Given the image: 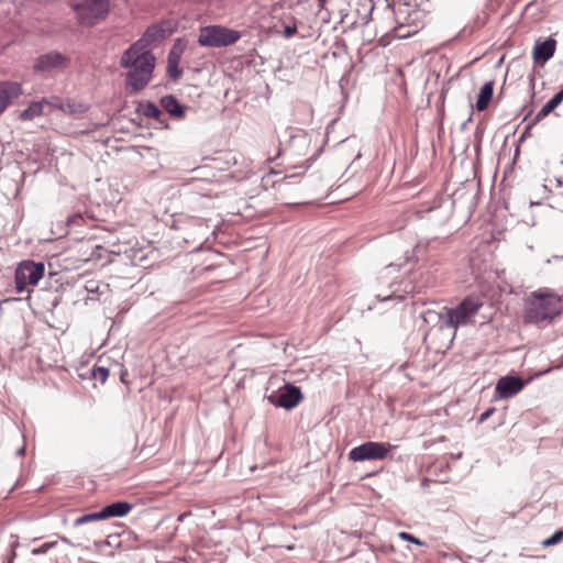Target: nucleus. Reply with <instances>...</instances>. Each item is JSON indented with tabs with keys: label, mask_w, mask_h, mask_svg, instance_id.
<instances>
[{
	"label": "nucleus",
	"mask_w": 563,
	"mask_h": 563,
	"mask_svg": "<svg viewBox=\"0 0 563 563\" xmlns=\"http://www.w3.org/2000/svg\"><path fill=\"white\" fill-rule=\"evenodd\" d=\"M59 540L65 543V544H69V545H73V543L70 542V540L64 536H60L59 537Z\"/></svg>",
	"instance_id": "nucleus-33"
},
{
	"label": "nucleus",
	"mask_w": 563,
	"mask_h": 563,
	"mask_svg": "<svg viewBox=\"0 0 563 563\" xmlns=\"http://www.w3.org/2000/svg\"><path fill=\"white\" fill-rule=\"evenodd\" d=\"M394 445L385 442L368 441L353 448L349 452V459L353 462L384 460Z\"/></svg>",
	"instance_id": "nucleus-7"
},
{
	"label": "nucleus",
	"mask_w": 563,
	"mask_h": 563,
	"mask_svg": "<svg viewBox=\"0 0 563 563\" xmlns=\"http://www.w3.org/2000/svg\"><path fill=\"white\" fill-rule=\"evenodd\" d=\"M51 113V97L42 98L41 100L30 102L27 108L19 113V119L22 121H32L37 117L48 115Z\"/></svg>",
	"instance_id": "nucleus-13"
},
{
	"label": "nucleus",
	"mask_w": 563,
	"mask_h": 563,
	"mask_svg": "<svg viewBox=\"0 0 563 563\" xmlns=\"http://www.w3.org/2000/svg\"><path fill=\"white\" fill-rule=\"evenodd\" d=\"M318 2H319V4H318L319 9H320V10H323V9H324V7H325V2H327V0H318Z\"/></svg>",
	"instance_id": "nucleus-35"
},
{
	"label": "nucleus",
	"mask_w": 563,
	"mask_h": 563,
	"mask_svg": "<svg viewBox=\"0 0 563 563\" xmlns=\"http://www.w3.org/2000/svg\"><path fill=\"white\" fill-rule=\"evenodd\" d=\"M292 141L294 142H296V141H303L305 142L306 141V135L305 134L296 135V136H294Z\"/></svg>",
	"instance_id": "nucleus-32"
},
{
	"label": "nucleus",
	"mask_w": 563,
	"mask_h": 563,
	"mask_svg": "<svg viewBox=\"0 0 563 563\" xmlns=\"http://www.w3.org/2000/svg\"><path fill=\"white\" fill-rule=\"evenodd\" d=\"M23 93L22 85L16 81H0V115L11 102Z\"/></svg>",
	"instance_id": "nucleus-12"
},
{
	"label": "nucleus",
	"mask_w": 563,
	"mask_h": 563,
	"mask_svg": "<svg viewBox=\"0 0 563 563\" xmlns=\"http://www.w3.org/2000/svg\"><path fill=\"white\" fill-rule=\"evenodd\" d=\"M563 540V530H558L550 538L542 541V545L548 548L560 543Z\"/></svg>",
	"instance_id": "nucleus-25"
},
{
	"label": "nucleus",
	"mask_w": 563,
	"mask_h": 563,
	"mask_svg": "<svg viewBox=\"0 0 563 563\" xmlns=\"http://www.w3.org/2000/svg\"><path fill=\"white\" fill-rule=\"evenodd\" d=\"M100 257V255L96 256L95 252H91L89 257L80 258L78 260V264H76L75 268H81L84 264L95 262Z\"/></svg>",
	"instance_id": "nucleus-29"
},
{
	"label": "nucleus",
	"mask_w": 563,
	"mask_h": 563,
	"mask_svg": "<svg viewBox=\"0 0 563 563\" xmlns=\"http://www.w3.org/2000/svg\"><path fill=\"white\" fill-rule=\"evenodd\" d=\"M398 536H399L400 539L409 541V542H412V543H415L417 545H423L424 544L420 539L416 538L415 536H412V534H410L408 532L402 531V532H399Z\"/></svg>",
	"instance_id": "nucleus-27"
},
{
	"label": "nucleus",
	"mask_w": 563,
	"mask_h": 563,
	"mask_svg": "<svg viewBox=\"0 0 563 563\" xmlns=\"http://www.w3.org/2000/svg\"><path fill=\"white\" fill-rule=\"evenodd\" d=\"M555 48L556 41L554 38L549 37L543 42L537 41L532 52V57L536 63L543 64L548 62L550 58H552V56L555 53Z\"/></svg>",
	"instance_id": "nucleus-15"
},
{
	"label": "nucleus",
	"mask_w": 563,
	"mask_h": 563,
	"mask_svg": "<svg viewBox=\"0 0 563 563\" xmlns=\"http://www.w3.org/2000/svg\"><path fill=\"white\" fill-rule=\"evenodd\" d=\"M132 504L128 501L112 503L101 509L104 519L124 517L132 510Z\"/></svg>",
	"instance_id": "nucleus-16"
},
{
	"label": "nucleus",
	"mask_w": 563,
	"mask_h": 563,
	"mask_svg": "<svg viewBox=\"0 0 563 563\" xmlns=\"http://www.w3.org/2000/svg\"><path fill=\"white\" fill-rule=\"evenodd\" d=\"M142 249H134V247H131L130 251L131 252H136V251H141Z\"/></svg>",
	"instance_id": "nucleus-37"
},
{
	"label": "nucleus",
	"mask_w": 563,
	"mask_h": 563,
	"mask_svg": "<svg viewBox=\"0 0 563 563\" xmlns=\"http://www.w3.org/2000/svg\"><path fill=\"white\" fill-rule=\"evenodd\" d=\"M494 93V84L493 81H488L484 84V86L481 88L477 101H476V109L478 111H484L488 103L490 102Z\"/></svg>",
	"instance_id": "nucleus-19"
},
{
	"label": "nucleus",
	"mask_w": 563,
	"mask_h": 563,
	"mask_svg": "<svg viewBox=\"0 0 563 563\" xmlns=\"http://www.w3.org/2000/svg\"><path fill=\"white\" fill-rule=\"evenodd\" d=\"M121 67L129 69L126 85L132 91L142 90L151 80L155 57L151 51L130 46L121 56Z\"/></svg>",
	"instance_id": "nucleus-1"
},
{
	"label": "nucleus",
	"mask_w": 563,
	"mask_h": 563,
	"mask_svg": "<svg viewBox=\"0 0 563 563\" xmlns=\"http://www.w3.org/2000/svg\"><path fill=\"white\" fill-rule=\"evenodd\" d=\"M88 104L73 99H62L58 96H51V109L59 110L65 114L80 117L88 110Z\"/></svg>",
	"instance_id": "nucleus-10"
},
{
	"label": "nucleus",
	"mask_w": 563,
	"mask_h": 563,
	"mask_svg": "<svg viewBox=\"0 0 563 563\" xmlns=\"http://www.w3.org/2000/svg\"><path fill=\"white\" fill-rule=\"evenodd\" d=\"M103 516H102V511H98V512H90V514H86V515H82L80 517H78L75 521H74V526L75 527H78V526H81V525H86V523H89V522H93V521H98V520H103Z\"/></svg>",
	"instance_id": "nucleus-22"
},
{
	"label": "nucleus",
	"mask_w": 563,
	"mask_h": 563,
	"mask_svg": "<svg viewBox=\"0 0 563 563\" xmlns=\"http://www.w3.org/2000/svg\"><path fill=\"white\" fill-rule=\"evenodd\" d=\"M162 107L174 118L181 119L185 115V108L172 96H165L161 100Z\"/></svg>",
	"instance_id": "nucleus-17"
},
{
	"label": "nucleus",
	"mask_w": 563,
	"mask_h": 563,
	"mask_svg": "<svg viewBox=\"0 0 563 563\" xmlns=\"http://www.w3.org/2000/svg\"><path fill=\"white\" fill-rule=\"evenodd\" d=\"M525 387V382L518 376H504L498 379L495 391L501 399L516 396Z\"/></svg>",
	"instance_id": "nucleus-11"
},
{
	"label": "nucleus",
	"mask_w": 563,
	"mask_h": 563,
	"mask_svg": "<svg viewBox=\"0 0 563 563\" xmlns=\"http://www.w3.org/2000/svg\"><path fill=\"white\" fill-rule=\"evenodd\" d=\"M563 101V90H560L552 99H550L536 114L533 124L548 117Z\"/></svg>",
	"instance_id": "nucleus-18"
},
{
	"label": "nucleus",
	"mask_w": 563,
	"mask_h": 563,
	"mask_svg": "<svg viewBox=\"0 0 563 563\" xmlns=\"http://www.w3.org/2000/svg\"><path fill=\"white\" fill-rule=\"evenodd\" d=\"M240 32L221 25H209L200 29L198 43L207 47H223L238 42Z\"/></svg>",
	"instance_id": "nucleus-4"
},
{
	"label": "nucleus",
	"mask_w": 563,
	"mask_h": 563,
	"mask_svg": "<svg viewBox=\"0 0 563 563\" xmlns=\"http://www.w3.org/2000/svg\"><path fill=\"white\" fill-rule=\"evenodd\" d=\"M44 274L45 265L43 262H34L31 260L22 261L18 265L14 274L16 292H24L27 286H37L38 282L44 277Z\"/></svg>",
	"instance_id": "nucleus-5"
},
{
	"label": "nucleus",
	"mask_w": 563,
	"mask_h": 563,
	"mask_svg": "<svg viewBox=\"0 0 563 563\" xmlns=\"http://www.w3.org/2000/svg\"><path fill=\"white\" fill-rule=\"evenodd\" d=\"M179 59V53H177L175 49H172L168 54L167 70L169 76L174 79H177L181 75V70L178 67Z\"/></svg>",
	"instance_id": "nucleus-20"
},
{
	"label": "nucleus",
	"mask_w": 563,
	"mask_h": 563,
	"mask_svg": "<svg viewBox=\"0 0 563 563\" xmlns=\"http://www.w3.org/2000/svg\"><path fill=\"white\" fill-rule=\"evenodd\" d=\"M91 376L95 380L104 384L109 377V369L103 366H95L91 371Z\"/></svg>",
	"instance_id": "nucleus-23"
},
{
	"label": "nucleus",
	"mask_w": 563,
	"mask_h": 563,
	"mask_svg": "<svg viewBox=\"0 0 563 563\" xmlns=\"http://www.w3.org/2000/svg\"><path fill=\"white\" fill-rule=\"evenodd\" d=\"M68 58L58 53L49 52L40 56L34 64V70L36 73H52L54 70H62L66 67Z\"/></svg>",
	"instance_id": "nucleus-8"
},
{
	"label": "nucleus",
	"mask_w": 563,
	"mask_h": 563,
	"mask_svg": "<svg viewBox=\"0 0 563 563\" xmlns=\"http://www.w3.org/2000/svg\"><path fill=\"white\" fill-rule=\"evenodd\" d=\"M494 412H495V408L487 409L479 416L478 422L482 423V422L486 421Z\"/></svg>",
	"instance_id": "nucleus-30"
},
{
	"label": "nucleus",
	"mask_w": 563,
	"mask_h": 563,
	"mask_svg": "<svg viewBox=\"0 0 563 563\" xmlns=\"http://www.w3.org/2000/svg\"><path fill=\"white\" fill-rule=\"evenodd\" d=\"M302 399V394L299 387L286 384L280 390L279 394L274 400L273 396H271V400L274 405L285 408L292 409L295 408Z\"/></svg>",
	"instance_id": "nucleus-9"
},
{
	"label": "nucleus",
	"mask_w": 563,
	"mask_h": 563,
	"mask_svg": "<svg viewBox=\"0 0 563 563\" xmlns=\"http://www.w3.org/2000/svg\"><path fill=\"white\" fill-rule=\"evenodd\" d=\"M164 37V29L158 25H151L147 27L143 36L131 46L143 51H150L153 45L159 43Z\"/></svg>",
	"instance_id": "nucleus-14"
},
{
	"label": "nucleus",
	"mask_w": 563,
	"mask_h": 563,
	"mask_svg": "<svg viewBox=\"0 0 563 563\" xmlns=\"http://www.w3.org/2000/svg\"><path fill=\"white\" fill-rule=\"evenodd\" d=\"M81 219V216L80 214H75L74 217H71L68 222L69 224H77L78 221Z\"/></svg>",
	"instance_id": "nucleus-31"
},
{
	"label": "nucleus",
	"mask_w": 563,
	"mask_h": 563,
	"mask_svg": "<svg viewBox=\"0 0 563 563\" xmlns=\"http://www.w3.org/2000/svg\"><path fill=\"white\" fill-rule=\"evenodd\" d=\"M142 112L144 115H146L148 118H154V119H159V117L162 115V111L153 102H146L142 107Z\"/></svg>",
	"instance_id": "nucleus-24"
},
{
	"label": "nucleus",
	"mask_w": 563,
	"mask_h": 563,
	"mask_svg": "<svg viewBox=\"0 0 563 563\" xmlns=\"http://www.w3.org/2000/svg\"><path fill=\"white\" fill-rule=\"evenodd\" d=\"M71 8L80 24L91 26L107 16L110 4L109 0H74Z\"/></svg>",
	"instance_id": "nucleus-3"
},
{
	"label": "nucleus",
	"mask_w": 563,
	"mask_h": 563,
	"mask_svg": "<svg viewBox=\"0 0 563 563\" xmlns=\"http://www.w3.org/2000/svg\"><path fill=\"white\" fill-rule=\"evenodd\" d=\"M282 24H283L282 35L285 38H290L297 33L298 27H297V21L295 18L289 16L288 22L283 20Z\"/></svg>",
	"instance_id": "nucleus-21"
},
{
	"label": "nucleus",
	"mask_w": 563,
	"mask_h": 563,
	"mask_svg": "<svg viewBox=\"0 0 563 563\" xmlns=\"http://www.w3.org/2000/svg\"><path fill=\"white\" fill-rule=\"evenodd\" d=\"M563 312V301L548 288L533 291L525 305V322L540 324L551 322Z\"/></svg>",
	"instance_id": "nucleus-2"
},
{
	"label": "nucleus",
	"mask_w": 563,
	"mask_h": 563,
	"mask_svg": "<svg viewBox=\"0 0 563 563\" xmlns=\"http://www.w3.org/2000/svg\"><path fill=\"white\" fill-rule=\"evenodd\" d=\"M377 298L382 301H387V300H404V296L402 295H397L396 291H393L391 294H388V295H385V294H377Z\"/></svg>",
	"instance_id": "nucleus-28"
},
{
	"label": "nucleus",
	"mask_w": 563,
	"mask_h": 563,
	"mask_svg": "<svg viewBox=\"0 0 563 563\" xmlns=\"http://www.w3.org/2000/svg\"><path fill=\"white\" fill-rule=\"evenodd\" d=\"M57 545V541L45 542L38 548L32 549L31 553L33 555H41L47 553L51 549H54Z\"/></svg>",
	"instance_id": "nucleus-26"
},
{
	"label": "nucleus",
	"mask_w": 563,
	"mask_h": 563,
	"mask_svg": "<svg viewBox=\"0 0 563 563\" xmlns=\"http://www.w3.org/2000/svg\"><path fill=\"white\" fill-rule=\"evenodd\" d=\"M24 453H25V446H24V445H23V446H21V448L16 451V454H18L19 456H23V455H24Z\"/></svg>",
	"instance_id": "nucleus-34"
},
{
	"label": "nucleus",
	"mask_w": 563,
	"mask_h": 563,
	"mask_svg": "<svg viewBox=\"0 0 563 563\" xmlns=\"http://www.w3.org/2000/svg\"><path fill=\"white\" fill-rule=\"evenodd\" d=\"M299 174H287L285 177H284V180H289L291 178H295L297 177Z\"/></svg>",
	"instance_id": "nucleus-36"
},
{
	"label": "nucleus",
	"mask_w": 563,
	"mask_h": 563,
	"mask_svg": "<svg viewBox=\"0 0 563 563\" xmlns=\"http://www.w3.org/2000/svg\"><path fill=\"white\" fill-rule=\"evenodd\" d=\"M482 306L483 301L478 297L468 296L459 306L446 311L443 324L453 329L466 324Z\"/></svg>",
	"instance_id": "nucleus-6"
}]
</instances>
